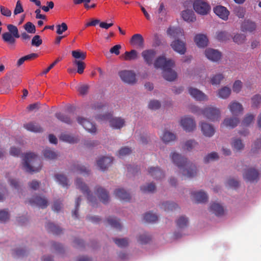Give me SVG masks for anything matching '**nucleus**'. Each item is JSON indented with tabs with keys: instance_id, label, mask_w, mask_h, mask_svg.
Listing matches in <instances>:
<instances>
[{
	"instance_id": "nucleus-1",
	"label": "nucleus",
	"mask_w": 261,
	"mask_h": 261,
	"mask_svg": "<svg viewBox=\"0 0 261 261\" xmlns=\"http://www.w3.org/2000/svg\"><path fill=\"white\" fill-rule=\"evenodd\" d=\"M171 156L173 162L179 168L183 175L187 177H193L196 175V166L188 162L187 158L174 152L171 153Z\"/></svg>"
},
{
	"instance_id": "nucleus-2",
	"label": "nucleus",
	"mask_w": 261,
	"mask_h": 261,
	"mask_svg": "<svg viewBox=\"0 0 261 261\" xmlns=\"http://www.w3.org/2000/svg\"><path fill=\"white\" fill-rule=\"evenodd\" d=\"M174 65L172 60H167L164 56L158 57L154 62V67L162 69L164 78L168 81H173L177 77L176 72L172 69Z\"/></svg>"
},
{
	"instance_id": "nucleus-3",
	"label": "nucleus",
	"mask_w": 261,
	"mask_h": 261,
	"mask_svg": "<svg viewBox=\"0 0 261 261\" xmlns=\"http://www.w3.org/2000/svg\"><path fill=\"white\" fill-rule=\"evenodd\" d=\"M23 161V167L28 172H38L42 168L40 159L34 153H27L24 155Z\"/></svg>"
},
{
	"instance_id": "nucleus-4",
	"label": "nucleus",
	"mask_w": 261,
	"mask_h": 261,
	"mask_svg": "<svg viewBox=\"0 0 261 261\" xmlns=\"http://www.w3.org/2000/svg\"><path fill=\"white\" fill-rule=\"evenodd\" d=\"M8 32L2 34V39L11 48H14L16 43V39L20 37L18 29L15 25L9 24L7 26Z\"/></svg>"
},
{
	"instance_id": "nucleus-5",
	"label": "nucleus",
	"mask_w": 261,
	"mask_h": 261,
	"mask_svg": "<svg viewBox=\"0 0 261 261\" xmlns=\"http://www.w3.org/2000/svg\"><path fill=\"white\" fill-rule=\"evenodd\" d=\"M192 5L195 12L202 15L207 14L211 10L210 5L200 0L195 1L193 3L191 1H188L183 4L184 7L191 6Z\"/></svg>"
},
{
	"instance_id": "nucleus-6",
	"label": "nucleus",
	"mask_w": 261,
	"mask_h": 261,
	"mask_svg": "<svg viewBox=\"0 0 261 261\" xmlns=\"http://www.w3.org/2000/svg\"><path fill=\"white\" fill-rule=\"evenodd\" d=\"M75 185L78 189H80L83 194L87 196V199L89 202L91 203V204L93 206H94L97 200L96 198L93 195L87 185L83 182L80 178L76 179Z\"/></svg>"
},
{
	"instance_id": "nucleus-7",
	"label": "nucleus",
	"mask_w": 261,
	"mask_h": 261,
	"mask_svg": "<svg viewBox=\"0 0 261 261\" xmlns=\"http://www.w3.org/2000/svg\"><path fill=\"white\" fill-rule=\"evenodd\" d=\"M111 116L112 115L110 113H107L103 115H97L96 119L99 120H110V126L115 129H120L124 125L125 121L123 119L120 117L111 118Z\"/></svg>"
},
{
	"instance_id": "nucleus-8",
	"label": "nucleus",
	"mask_w": 261,
	"mask_h": 261,
	"mask_svg": "<svg viewBox=\"0 0 261 261\" xmlns=\"http://www.w3.org/2000/svg\"><path fill=\"white\" fill-rule=\"evenodd\" d=\"M204 117L211 121H219L220 118V111L216 107H208L202 111Z\"/></svg>"
},
{
	"instance_id": "nucleus-9",
	"label": "nucleus",
	"mask_w": 261,
	"mask_h": 261,
	"mask_svg": "<svg viewBox=\"0 0 261 261\" xmlns=\"http://www.w3.org/2000/svg\"><path fill=\"white\" fill-rule=\"evenodd\" d=\"M119 75L125 83L134 84L136 82V74L132 71L123 70L119 72Z\"/></svg>"
},
{
	"instance_id": "nucleus-10",
	"label": "nucleus",
	"mask_w": 261,
	"mask_h": 261,
	"mask_svg": "<svg viewBox=\"0 0 261 261\" xmlns=\"http://www.w3.org/2000/svg\"><path fill=\"white\" fill-rule=\"evenodd\" d=\"M156 54V52L154 49H148L143 50L141 56L146 64L150 66L153 64Z\"/></svg>"
},
{
	"instance_id": "nucleus-11",
	"label": "nucleus",
	"mask_w": 261,
	"mask_h": 261,
	"mask_svg": "<svg viewBox=\"0 0 261 261\" xmlns=\"http://www.w3.org/2000/svg\"><path fill=\"white\" fill-rule=\"evenodd\" d=\"M180 125L186 132H192L196 127V123L193 119L191 117H186L180 120Z\"/></svg>"
},
{
	"instance_id": "nucleus-12",
	"label": "nucleus",
	"mask_w": 261,
	"mask_h": 261,
	"mask_svg": "<svg viewBox=\"0 0 261 261\" xmlns=\"http://www.w3.org/2000/svg\"><path fill=\"white\" fill-rule=\"evenodd\" d=\"M258 172L254 168H248L243 173L244 178L247 181L254 182L258 179Z\"/></svg>"
},
{
	"instance_id": "nucleus-13",
	"label": "nucleus",
	"mask_w": 261,
	"mask_h": 261,
	"mask_svg": "<svg viewBox=\"0 0 261 261\" xmlns=\"http://www.w3.org/2000/svg\"><path fill=\"white\" fill-rule=\"evenodd\" d=\"M95 192L100 201L104 204L109 202L110 197L108 191L100 186H96L95 188Z\"/></svg>"
},
{
	"instance_id": "nucleus-14",
	"label": "nucleus",
	"mask_w": 261,
	"mask_h": 261,
	"mask_svg": "<svg viewBox=\"0 0 261 261\" xmlns=\"http://www.w3.org/2000/svg\"><path fill=\"white\" fill-rule=\"evenodd\" d=\"M77 122L80 124L82 125L83 127L88 132L91 133H94L96 132V127L95 124L88 120L83 117H78L77 118Z\"/></svg>"
},
{
	"instance_id": "nucleus-15",
	"label": "nucleus",
	"mask_w": 261,
	"mask_h": 261,
	"mask_svg": "<svg viewBox=\"0 0 261 261\" xmlns=\"http://www.w3.org/2000/svg\"><path fill=\"white\" fill-rule=\"evenodd\" d=\"M29 203L32 205L38 206L41 208H45L48 205V201L45 197L36 196L29 200Z\"/></svg>"
},
{
	"instance_id": "nucleus-16",
	"label": "nucleus",
	"mask_w": 261,
	"mask_h": 261,
	"mask_svg": "<svg viewBox=\"0 0 261 261\" xmlns=\"http://www.w3.org/2000/svg\"><path fill=\"white\" fill-rule=\"evenodd\" d=\"M213 11L216 15L222 19L224 20H227L228 19L229 11L226 7L221 5H218L214 8Z\"/></svg>"
},
{
	"instance_id": "nucleus-17",
	"label": "nucleus",
	"mask_w": 261,
	"mask_h": 261,
	"mask_svg": "<svg viewBox=\"0 0 261 261\" xmlns=\"http://www.w3.org/2000/svg\"><path fill=\"white\" fill-rule=\"evenodd\" d=\"M132 45L138 48H143L144 47V40L142 36L140 34L134 35L130 40Z\"/></svg>"
},
{
	"instance_id": "nucleus-18",
	"label": "nucleus",
	"mask_w": 261,
	"mask_h": 261,
	"mask_svg": "<svg viewBox=\"0 0 261 261\" xmlns=\"http://www.w3.org/2000/svg\"><path fill=\"white\" fill-rule=\"evenodd\" d=\"M171 46L173 50L180 55H184L186 51V44L184 41L177 39L173 41Z\"/></svg>"
},
{
	"instance_id": "nucleus-19",
	"label": "nucleus",
	"mask_w": 261,
	"mask_h": 261,
	"mask_svg": "<svg viewBox=\"0 0 261 261\" xmlns=\"http://www.w3.org/2000/svg\"><path fill=\"white\" fill-rule=\"evenodd\" d=\"M113 161L112 157L103 156L97 161V164L99 169L104 171L111 165Z\"/></svg>"
},
{
	"instance_id": "nucleus-20",
	"label": "nucleus",
	"mask_w": 261,
	"mask_h": 261,
	"mask_svg": "<svg viewBox=\"0 0 261 261\" xmlns=\"http://www.w3.org/2000/svg\"><path fill=\"white\" fill-rule=\"evenodd\" d=\"M70 170L74 173L84 175H88L90 173V170L88 168L79 163L72 164L70 167Z\"/></svg>"
},
{
	"instance_id": "nucleus-21",
	"label": "nucleus",
	"mask_w": 261,
	"mask_h": 261,
	"mask_svg": "<svg viewBox=\"0 0 261 261\" xmlns=\"http://www.w3.org/2000/svg\"><path fill=\"white\" fill-rule=\"evenodd\" d=\"M148 172L151 176L156 180L161 179L165 176V174L159 167H150Z\"/></svg>"
},
{
	"instance_id": "nucleus-22",
	"label": "nucleus",
	"mask_w": 261,
	"mask_h": 261,
	"mask_svg": "<svg viewBox=\"0 0 261 261\" xmlns=\"http://www.w3.org/2000/svg\"><path fill=\"white\" fill-rule=\"evenodd\" d=\"M205 56L210 60L213 61H219L221 57V53L217 50L207 48L205 50Z\"/></svg>"
},
{
	"instance_id": "nucleus-23",
	"label": "nucleus",
	"mask_w": 261,
	"mask_h": 261,
	"mask_svg": "<svg viewBox=\"0 0 261 261\" xmlns=\"http://www.w3.org/2000/svg\"><path fill=\"white\" fill-rule=\"evenodd\" d=\"M114 194L116 197L124 201H129L131 198L130 194L122 188L116 189Z\"/></svg>"
},
{
	"instance_id": "nucleus-24",
	"label": "nucleus",
	"mask_w": 261,
	"mask_h": 261,
	"mask_svg": "<svg viewBox=\"0 0 261 261\" xmlns=\"http://www.w3.org/2000/svg\"><path fill=\"white\" fill-rule=\"evenodd\" d=\"M201 130L203 134L207 137H211L215 134V129L213 126L207 123L202 122L201 124Z\"/></svg>"
},
{
	"instance_id": "nucleus-25",
	"label": "nucleus",
	"mask_w": 261,
	"mask_h": 261,
	"mask_svg": "<svg viewBox=\"0 0 261 261\" xmlns=\"http://www.w3.org/2000/svg\"><path fill=\"white\" fill-rule=\"evenodd\" d=\"M189 94L197 100H204L207 99L206 96L201 91L193 88H189Z\"/></svg>"
},
{
	"instance_id": "nucleus-26",
	"label": "nucleus",
	"mask_w": 261,
	"mask_h": 261,
	"mask_svg": "<svg viewBox=\"0 0 261 261\" xmlns=\"http://www.w3.org/2000/svg\"><path fill=\"white\" fill-rule=\"evenodd\" d=\"M228 108L233 115H238L240 113H241L243 111V108L242 105L237 101H233L231 102Z\"/></svg>"
},
{
	"instance_id": "nucleus-27",
	"label": "nucleus",
	"mask_w": 261,
	"mask_h": 261,
	"mask_svg": "<svg viewBox=\"0 0 261 261\" xmlns=\"http://www.w3.org/2000/svg\"><path fill=\"white\" fill-rule=\"evenodd\" d=\"M182 18L188 22H193L196 20V17L192 10L187 9L181 12Z\"/></svg>"
},
{
	"instance_id": "nucleus-28",
	"label": "nucleus",
	"mask_w": 261,
	"mask_h": 261,
	"mask_svg": "<svg viewBox=\"0 0 261 261\" xmlns=\"http://www.w3.org/2000/svg\"><path fill=\"white\" fill-rule=\"evenodd\" d=\"M193 198L197 203H203L206 202L207 200V195L203 191H200L199 192H193L192 193Z\"/></svg>"
},
{
	"instance_id": "nucleus-29",
	"label": "nucleus",
	"mask_w": 261,
	"mask_h": 261,
	"mask_svg": "<svg viewBox=\"0 0 261 261\" xmlns=\"http://www.w3.org/2000/svg\"><path fill=\"white\" fill-rule=\"evenodd\" d=\"M23 127L27 130L34 133H41L43 132V129L39 124L34 122H31L24 124Z\"/></svg>"
},
{
	"instance_id": "nucleus-30",
	"label": "nucleus",
	"mask_w": 261,
	"mask_h": 261,
	"mask_svg": "<svg viewBox=\"0 0 261 261\" xmlns=\"http://www.w3.org/2000/svg\"><path fill=\"white\" fill-rule=\"evenodd\" d=\"M194 41L199 47H204L207 45L208 39L203 34H197L195 36Z\"/></svg>"
},
{
	"instance_id": "nucleus-31",
	"label": "nucleus",
	"mask_w": 261,
	"mask_h": 261,
	"mask_svg": "<svg viewBox=\"0 0 261 261\" xmlns=\"http://www.w3.org/2000/svg\"><path fill=\"white\" fill-rule=\"evenodd\" d=\"M256 29V24L255 22L249 20H245L241 24V30L243 32H251Z\"/></svg>"
},
{
	"instance_id": "nucleus-32",
	"label": "nucleus",
	"mask_w": 261,
	"mask_h": 261,
	"mask_svg": "<svg viewBox=\"0 0 261 261\" xmlns=\"http://www.w3.org/2000/svg\"><path fill=\"white\" fill-rule=\"evenodd\" d=\"M120 58L124 61L135 60L138 58V53L137 50L132 49L130 51H125Z\"/></svg>"
},
{
	"instance_id": "nucleus-33",
	"label": "nucleus",
	"mask_w": 261,
	"mask_h": 261,
	"mask_svg": "<svg viewBox=\"0 0 261 261\" xmlns=\"http://www.w3.org/2000/svg\"><path fill=\"white\" fill-rule=\"evenodd\" d=\"M239 119L237 117L225 118L221 124V127L225 126L233 128L237 126Z\"/></svg>"
},
{
	"instance_id": "nucleus-34",
	"label": "nucleus",
	"mask_w": 261,
	"mask_h": 261,
	"mask_svg": "<svg viewBox=\"0 0 261 261\" xmlns=\"http://www.w3.org/2000/svg\"><path fill=\"white\" fill-rule=\"evenodd\" d=\"M210 210L217 216H221L224 213L223 207L217 203H212Z\"/></svg>"
},
{
	"instance_id": "nucleus-35",
	"label": "nucleus",
	"mask_w": 261,
	"mask_h": 261,
	"mask_svg": "<svg viewBox=\"0 0 261 261\" xmlns=\"http://www.w3.org/2000/svg\"><path fill=\"white\" fill-rule=\"evenodd\" d=\"M167 32L168 35L174 38L184 36V31L179 28L170 27Z\"/></svg>"
},
{
	"instance_id": "nucleus-36",
	"label": "nucleus",
	"mask_w": 261,
	"mask_h": 261,
	"mask_svg": "<svg viewBox=\"0 0 261 261\" xmlns=\"http://www.w3.org/2000/svg\"><path fill=\"white\" fill-rule=\"evenodd\" d=\"M59 139L60 140L69 143H77L79 140V138L64 133L60 135Z\"/></svg>"
},
{
	"instance_id": "nucleus-37",
	"label": "nucleus",
	"mask_w": 261,
	"mask_h": 261,
	"mask_svg": "<svg viewBox=\"0 0 261 261\" xmlns=\"http://www.w3.org/2000/svg\"><path fill=\"white\" fill-rule=\"evenodd\" d=\"M38 57L37 54L32 53L20 58L17 62L16 65L19 67L23 64L26 61L32 60Z\"/></svg>"
},
{
	"instance_id": "nucleus-38",
	"label": "nucleus",
	"mask_w": 261,
	"mask_h": 261,
	"mask_svg": "<svg viewBox=\"0 0 261 261\" xmlns=\"http://www.w3.org/2000/svg\"><path fill=\"white\" fill-rule=\"evenodd\" d=\"M45 228L48 232L54 234H59L62 232V230L59 226L52 223H48L45 226Z\"/></svg>"
},
{
	"instance_id": "nucleus-39",
	"label": "nucleus",
	"mask_w": 261,
	"mask_h": 261,
	"mask_svg": "<svg viewBox=\"0 0 261 261\" xmlns=\"http://www.w3.org/2000/svg\"><path fill=\"white\" fill-rule=\"evenodd\" d=\"M56 181L63 187L67 188L69 186L67 177L63 174H57L55 176Z\"/></svg>"
},
{
	"instance_id": "nucleus-40",
	"label": "nucleus",
	"mask_w": 261,
	"mask_h": 261,
	"mask_svg": "<svg viewBox=\"0 0 261 261\" xmlns=\"http://www.w3.org/2000/svg\"><path fill=\"white\" fill-rule=\"evenodd\" d=\"M55 116L59 120L67 124H71L72 123V120L70 117L67 115L61 113H57L55 114Z\"/></svg>"
},
{
	"instance_id": "nucleus-41",
	"label": "nucleus",
	"mask_w": 261,
	"mask_h": 261,
	"mask_svg": "<svg viewBox=\"0 0 261 261\" xmlns=\"http://www.w3.org/2000/svg\"><path fill=\"white\" fill-rule=\"evenodd\" d=\"M230 93L231 89L225 86L219 90L218 92V96L221 98L226 99L229 96Z\"/></svg>"
},
{
	"instance_id": "nucleus-42",
	"label": "nucleus",
	"mask_w": 261,
	"mask_h": 261,
	"mask_svg": "<svg viewBox=\"0 0 261 261\" xmlns=\"http://www.w3.org/2000/svg\"><path fill=\"white\" fill-rule=\"evenodd\" d=\"M161 138L163 141L166 143L174 141L176 139V136L171 132L165 131L164 132Z\"/></svg>"
},
{
	"instance_id": "nucleus-43",
	"label": "nucleus",
	"mask_w": 261,
	"mask_h": 261,
	"mask_svg": "<svg viewBox=\"0 0 261 261\" xmlns=\"http://www.w3.org/2000/svg\"><path fill=\"white\" fill-rule=\"evenodd\" d=\"M44 157L47 160H54L57 158L58 155L50 148H46L43 151Z\"/></svg>"
},
{
	"instance_id": "nucleus-44",
	"label": "nucleus",
	"mask_w": 261,
	"mask_h": 261,
	"mask_svg": "<svg viewBox=\"0 0 261 261\" xmlns=\"http://www.w3.org/2000/svg\"><path fill=\"white\" fill-rule=\"evenodd\" d=\"M72 57L76 60L82 61L86 59V53L82 51L80 49L73 50L71 52Z\"/></svg>"
},
{
	"instance_id": "nucleus-45",
	"label": "nucleus",
	"mask_w": 261,
	"mask_h": 261,
	"mask_svg": "<svg viewBox=\"0 0 261 261\" xmlns=\"http://www.w3.org/2000/svg\"><path fill=\"white\" fill-rule=\"evenodd\" d=\"M198 146V143L194 140H189L186 141L182 147L184 149H186L188 151H191L193 149L197 148Z\"/></svg>"
},
{
	"instance_id": "nucleus-46",
	"label": "nucleus",
	"mask_w": 261,
	"mask_h": 261,
	"mask_svg": "<svg viewBox=\"0 0 261 261\" xmlns=\"http://www.w3.org/2000/svg\"><path fill=\"white\" fill-rule=\"evenodd\" d=\"M107 222L112 227L117 229L120 230L122 227V226L119 222V220L117 219L116 218L109 217L107 219Z\"/></svg>"
},
{
	"instance_id": "nucleus-47",
	"label": "nucleus",
	"mask_w": 261,
	"mask_h": 261,
	"mask_svg": "<svg viewBox=\"0 0 261 261\" xmlns=\"http://www.w3.org/2000/svg\"><path fill=\"white\" fill-rule=\"evenodd\" d=\"M178 207L177 204L174 202H166L162 204L161 208L165 211H173Z\"/></svg>"
},
{
	"instance_id": "nucleus-48",
	"label": "nucleus",
	"mask_w": 261,
	"mask_h": 261,
	"mask_svg": "<svg viewBox=\"0 0 261 261\" xmlns=\"http://www.w3.org/2000/svg\"><path fill=\"white\" fill-rule=\"evenodd\" d=\"M144 220L146 222L153 223L158 220V217L155 214L151 212L146 213L144 216Z\"/></svg>"
},
{
	"instance_id": "nucleus-49",
	"label": "nucleus",
	"mask_w": 261,
	"mask_h": 261,
	"mask_svg": "<svg viewBox=\"0 0 261 261\" xmlns=\"http://www.w3.org/2000/svg\"><path fill=\"white\" fill-rule=\"evenodd\" d=\"M177 226L180 228H184L187 226L188 224V219L184 216L180 217L176 222Z\"/></svg>"
},
{
	"instance_id": "nucleus-50",
	"label": "nucleus",
	"mask_w": 261,
	"mask_h": 261,
	"mask_svg": "<svg viewBox=\"0 0 261 261\" xmlns=\"http://www.w3.org/2000/svg\"><path fill=\"white\" fill-rule=\"evenodd\" d=\"M254 120V116L251 114H247L243 120L242 121V124L244 126H249Z\"/></svg>"
},
{
	"instance_id": "nucleus-51",
	"label": "nucleus",
	"mask_w": 261,
	"mask_h": 261,
	"mask_svg": "<svg viewBox=\"0 0 261 261\" xmlns=\"http://www.w3.org/2000/svg\"><path fill=\"white\" fill-rule=\"evenodd\" d=\"M232 146L234 149L240 151L244 148V145L241 139H235L233 140Z\"/></svg>"
},
{
	"instance_id": "nucleus-52",
	"label": "nucleus",
	"mask_w": 261,
	"mask_h": 261,
	"mask_svg": "<svg viewBox=\"0 0 261 261\" xmlns=\"http://www.w3.org/2000/svg\"><path fill=\"white\" fill-rule=\"evenodd\" d=\"M155 185L151 182L150 184H148L146 186H141L140 188L141 190L144 193L147 192H153L155 190Z\"/></svg>"
},
{
	"instance_id": "nucleus-53",
	"label": "nucleus",
	"mask_w": 261,
	"mask_h": 261,
	"mask_svg": "<svg viewBox=\"0 0 261 261\" xmlns=\"http://www.w3.org/2000/svg\"><path fill=\"white\" fill-rule=\"evenodd\" d=\"M252 107L257 108L261 104V95L256 94L251 98Z\"/></svg>"
},
{
	"instance_id": "nucleus-54",
	"label": "nucleus",
	"mask_w": 261,
	"mask_h": 261,
	"mask_svg": "<svg viewBox=\"0 0 261 261\" xmlns=\"http://www.w3.org/2000/svg\"><path fill=\"white\" fill-rule=\"evenodd\" d=\"M219 158L217 152H213L208 154L204 158V162L205 163H208L211 161L218 160Z\"/></svg>"
},
{
	"instance_id": "nucleus-55",
	"label": "nucleus",
	"mask_w": 261,
	"mask_h": 261,
	"mask_svg": "<svg viewBox=\"0 0 261 261\" xmlns=\"http://www.w3.org/2000/svg\"><path fill=\"white\" fill-rule=\"evenodd\" d=\"M216 38L220 41H224L229 39V36L225 31H220L217 33Z\"/></svg>"
},
{
	"instance_id": "nucleus-56",
	"label": "nucleus",
	"mask_w": 261,
	"mask_h": 261,
	"mask_svg": "<svg viewBox=\"0 0 261 261\" xmlns=\"http://www.w3.org/2000/svg\"><path fill=\"white\" fill-rule=\"evenodd\" d=\"M223 79L224 76L222 74H217L211 78V82L212 85H219Z\"/></svg>"
},
{
	"instance_id": "nucleus-57",
	"label": "nucleus",
	"mask_w": 261,
	"mask_h": 261,
	"mask_svg": "<svg viewBox=\"0 0 261 261\" xmlns=\"http://www.w3.org/2000/svg\"><path fill=\"white\" fill-rule=\"evenodd\" d=\"M73 63L77 67V72L79 74L83 73L85 68V63L82 61L76 60H75Z\"/></svg>"
},
{
	"instance_id": "nucleus-58",
	"label": "nucleus",
	"mask_w": 261,
	"mask_h": 261,
	"mask_svg": "<svg viewBox=\"0 0 261 261\" xmlns=\"http://www.w3.org/2000/svg\"><path fill=\"white\" fill-rule=\"evenodd\" d=\"M57 31L56 33L58 35H61L67 30L68 26L65 22H62L61 24H58L56 25Z\"/></svg>"
},
{
	"instance_id": "nucleus-59",
	"label": "nucleus",
	"mask_w": 261,
	"mask_h": 261,
	"mask_svg": "<svg viewBox=\"0 0 261 261\" xmlns=\"http://www.w3.org/2000/svg\"><path fill=\"white\" fill-rule=\"evenodd\" d=\"M115 244L120 247H124L128 245V242L126 239H114Z\"/></svg>"
},
{
	"instance_id": "nucleus-60",
	"label": "nucleus",
	"mask_w": 261,
	"mask_h": 261,
	"mask_svg": "<svg viewBox=\"0 0 261 261\" xmlns=\"http://www.w3.org/2000/svg\"><path fill=\"white\" fill-rule=\"evenodd\" d=\"M233 41L238 44L243 43L246 40V36L244 34H237L233 38Z\"/></svg>"
},
{
	"instance_id": "nucleus-61",
	"label": "nucleus",
	"mask_w": 261,
	"mask_h": 261,
	"mask_svg": "<svg viewBox=\"0 0 261 261\" xmlns=\"http://www.w3.org/2000/svg\"><path fill=\"white\" fill-rule=\"evenodd\" d=\"M151 240L150 236L146 234L140 235L138 238V242L141 244H145L148 243Z\"/></svg>"
},
{
	"instance_id": "nucleus-62",
	"label": "nucleus",
	"mask_w": 261,
	"mask_h": 261,
	"mask_svg": "<svg viewBox=\"0 0 261 261\" xmlns=\"http://www.w3.org/2000/svg\"><path fill=\"white\" fill-rule=\"evenodd\" d=\"M42 43V40L39 35H35L32 39L31 45L34 46L38 47Z\"/></svg>"
},
{
	"instance_id": "nucleus-63",
	"label": "nucleus",
	"mask_w": 261,
	"mask_h": 261,
	"mask_svg": "<svg viewBox=\"0 0 261 261\" xmlns=\"http://www.w3.org/2000/svg\"><path fill=\"white\" fill-rule=\"evenodd\" d=\"M24 28L29 33H35L36 32L35 26L31 22H27L24 25Z\"/></svg>"
},
{
	"instance_id": "nucleus-64",
	"label": "nucleus",
	"mask_w": 261,
	"mask_h": 261,
	"mask_svg": "<svg viewBox=\"0 0 261 261\" xmlns=\"http://www.w3.org/2000/svg\"><path fill=\"white\" fill-rule=\"evenodd\" d=\"M260 148H261V136L254 142L251 150L253 152H255Z\"/></svg>"
}]
</instances>
